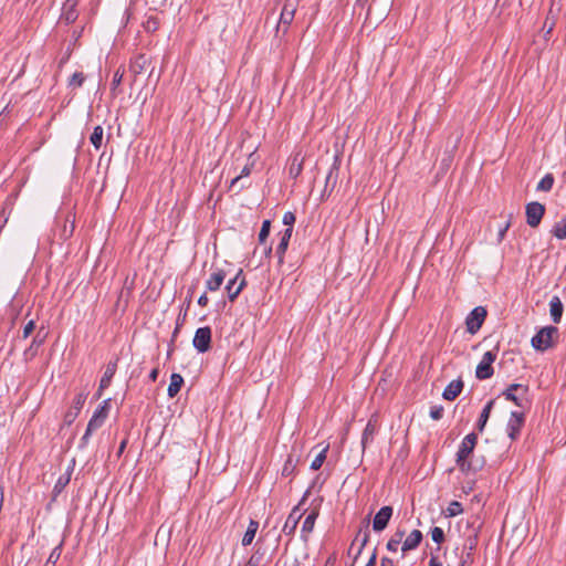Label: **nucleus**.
Wrapping results in <instances>:
<instances>
[{"mask_svg": "<svg viewBox=\"0 0 566 566\" xmlns=\"http://www.w3.org/2000/svg\"><path fill=\"white\" fill-rule=\"evenodd\" d=\"M476 441L478 434L475 432H471L462 439L459 446L455 463L462 473H476L486 464V460L483 455L475 457L473 453Z\"/></svg>", "mask_w": 566, "mask_h": 566, "instance_id": "obj_1", "label": "nucleus"}, {"mask_svg": "<svg viewBox=\"0 0 566 566\" xmlns=\"http://www.w3.org/2000/svg\"><path fill=\"white\" fill-rule=\"evenodd\" d=\"M558 336L556 326L541 328L531 339L532 347L538 352H545L554 346V337Z\"/></svg>", "mask_w": 566, "mask_h": 566, "instance_id": "obj_2", "label": "nucleus"}, {"mask_svg": "<svg viewBox=\"0 0 566 566\" xmlns=\"http://www.w3.org/2000/svg\"><path fill=\"white\" fill-rule=\"evenodd\" d=\"M488 315V311L483 306L474 307L465 318L467 331L474 335L482 327Z\"/></svg>", "mask_w": 566, "mask_h": 566, "instance_id": "obj_3", "label": "nucleus"}, {"mask_svg": "<svg viewBox=\"0 0 566 566\" xmlns=\"http://www.w3.org/2000/svg\"><path fill=\"white\" fill-rule=\"evenodd\" d=\"M338 175H339V158L336 156L334 158V163L331 166V168L327 172V176L325 178V186H324V189H323V191L321 193V198H319L321 201H325L326 199L329 198L334 188L337 185Z\"/></svg>", "mask_w": 566, "mask_h": 566, "instance_id": "obj_4", "label": "nucleus"}, {"mask_svg": "<svg viewBox=\"0 0 566 566\" xmlns=\"http://www.w3.org/2000/svg\"><path fill=\"white\" fill-rule=\"evenodd\" d=\"M496 359V353L488 350L483 354L482 360L479 363L475 369V376L478 379L484 380L493 376L494 369L492 364Z\"/></svg>", "mask_w": 566, "mask_h": 566, "instance_id": "obj_5", "label": "nucleus"}, {"mask_svg": "<svg viewBox=\"0 0 566 566\" xmlns=\"http://www.w3.org/2000/svg\"><path fill=\"white\" fill-rule=\"evenodd\" d=\"M306 495H307V492L304 494L301 502L292 509V511L290 512V514L283 525L282 532L290 538H292L294 536L295 531L298 525V522L303 516V512L301 511L300 506L302 503H304Z\"/></svg>", "mask_w": 566, "mask_h": 566, "instance_id": "obj_6", "label": "nucleus"}, {"mask_svg": "<svg viewBox=\"0 0 566 566\" xmlns=\"http://www.w3.org/2000/svg\"><path fill=\"white\" fill-rule=\"evenodd\" d=\"M525 423V413L524 411L514 410L511 412L507 424L506 432L509 438L512 441H515L521 433V430Z\"/></svg>", "mask_w": 566, "mask_h": 566, "instance_id": "obj_7", "label": "nucleus"}, {"mask_svg": "<svg viewBox=\"0 0 566 566\" xmlns=\"http://www.w3.org/2000/svg\"><path fill=\"white\" fill-rule=\"evenodd\" d=\"M212 332L209 326L199 327L193 336L192 346L199 353H207L211 348Z\"/></svg>", "mask_w": 566, "mask_h": 566, "instance_id": "obj_8", "label": "nucleus"}, {"mask_svg": "<svg viewBox=\"0 0 566 566\" xmlns=\"http://www.w3.org/2000/svg\"><path fill=\"white\" fill-rule=\"evenodd\" d=\"M526 223L531 228H537L545 214V206L537 201L528 202L525 207Z\"/></svg>", "mask_w": 566, "mask_h": 566, "instance_id": "obj_9", "label": "nucleus"}, {"mask_svg": "<svg viewBox=\"0 0 566 566\" xmlns=\"http://www.w3.org/2000/svg\"><path fill=\"white\" fill-rule=\"evenodd\" d=\"M86 398L87 392L84 391L78 392L74 397L71 408L64 415L63 421L66 426H71L75 421L86 401Z\"/></svg>", "mask_w": 566, "mask_h": 566, "instance_id": "obj_10", "label": "nucleus"}, {"mask_svg": "<svg viewBox=\"0 0 566 566\" xmlns=\"http://www.w3.org/2000/svg\"><path fill=\"white\" fill-rule=\"evenodd\" d=\"M245 284L247 282L242 270H240L233 279L229 280L226 285V291L231 302L239 296Z\"/></svg>", "mask_w": 566, "mask_h": 566, "instance_id": "obj_11", "label": "nucleus"}, {"mask_svg": "<svg viewBox=\"0 0 566 566\" xmlns=\"http://www.w3.org/2000/svg\"><path fill=\"white\" fill-rule=\"evenodd\" d=\"M118 360L119 358L116 357L114 360L108 361V364L106 365L105 371L99 380L98 390L96 392L97 398L102 396L104 389L111 386L112 379L117 370Z\"/></svg>", "mask_w": 566, "mask_h": 566, "instance_id": "obj_12", "label": "nucleus"}, {"mask_svg": "<svg viewBox=\"0 0 566 566\" xmlns=\"http://www.w3.org/2000/svg\"><path fill=\"white\" fill-rule=\"evenodd\" d=\"M394 513V509L389 505L382 506L375 515L373 521V530L375 532L384 531Z\"/></svg>", "mask_w": 566, "mask_h": 566, "instance_id": "obj_13", "label": "nucleus"}, {"mask_svg": "<svg viewBox=\"0 0 566 566\" xmlns=\"http://www.w3.org/2000/svg\"><path fill=\"white\" fill-rule=\"evenodd\" d=\"M43 327H41L35 336L33 337L30 346L23 352V358L25 361L32 360L36 355L39 348L44 344L46 338V333L42 334Z\"/></svg>", "mask_w": 566, "mask_h": 566, "instance_id": "obj_14", "label": "nucleus"}, {"mask_svg": "<svg viewBox=\"0 0 566 566\" xmlns=\"http://www.w3.org/2000/svg\"><path fill=\"white\" fill-rule=\"evenodd\" d=\"M318 515H319V511L317 507H315L305 517V520L302 524V528H301V538L303 542H305V543L308 542Z\"/></svg>", "mask_w": 566, "mask_h": 566, "instance_id": "obj_15", "label": "nucleus"}, {"mask_svg": "<svg viewBox=\"0 0 566 566\" xmlns=\"http://www.w3.org/2000/svg\"><path fill=\"white\" fill-rule=\"evenodd\" d=\"M293 233L292 228H286L282 232H280V242L276 245L275 254L277 256L279 265H282L284 262V254L289 248V243Z\"/></svg>", "mask_w": 566, "mask_h": 566, "instance_id": "obj_16", "label": "nucleus"}, {"mask_svg": "<svg viewBox=\"0 0 566 566\" xmlns=\"http://www.w3.org/2000/svg\"><path fill=\"white\" fill-rule=\"evenodd\" d=\"M109 408L111 398H107L97 407L88 421L101 428L108 417Z\"/></svg>", "mask_w": 566, "mask_h": 566, "instance_id": "obj_17", "label": "nucleus"}, {"mask_svg": "<svg viewBox=\"0 0 566 566\" xmlns=\"http://www.w3.org/2000/svg\"><path fill=\"white\" fill-rule=\"evenodd\" d=\"M76 7H77L76 0H66L62 7V13H61V18H60L61 21L65 22V24L73 23L78 17Z\"/></svg>", "mask_w": 566, "mask_h": 566, "instance_id": "obj_18", "label": "nucleus"}, {"mask_svg": "<svg viewBox=\"0 0 566 566\" xmlns=\"http://www.w3.org/2000/svg\"><path fill=\"white\" fill-rule=\"evenodd\" d=\"M227 274L223 269L217 268L211 274L210 277L206 282V287L210 292L218 291L220 286L223 284Z\"/></svg>", "mask_w": 566, "mask_h": 566, "instance_id": "obj_19", "label": "nucleus"}, {"mask_svg": "<svg viewBox=\"0 0 566 566\" xmlns=\"http://www.w3.org/2000/svg\"><path fill=\"white\" fill-rule=\"evenodd\" d=\"M149 63L150 59L146 54H138L132 59L129 63V71L134 74V76H137L146 70Z\"/></svg>", "mask_w": 566, "mask_h": 566, "instance_id": "obj_20", "label": "nucleus"}, {"mask_svg": "<svg viewBox=\"0 0 566 566\" xmlns=\"http://www.w3.org/2000/svg\"><path fill=\"white\" fill-rule=\"evenodd\" d=\"M463 389V381L461 379L452 380L443 390L442 397L446 400H454Z\"/></svg>", "mask_w": 566, "mask_h": 566, "instance_id": "obj_21", "label": "nucleus"}, {"mask_svg": "<svg viewBox=\"0 0 566 566\" xmlns=\"http://www.w3.org/2000/svg\"><path fill=\"white\" fill-rule=\"evenodd\" d=\"M423 538L422 533L419 530H413L402 543V552L416 549Z\"/></svg>", "mask_w": 566, "mask_h": 566, "instance_id": "obj_22", "label": "nucleus"}, {"mask_svg": "<svg viewBox=\"0 0 566 566\" xmlns=\"http://www.w3.org/2000/svg\"><path fill=\"white\" fill-rule=\"evenodd\" d=\"M377 431L376 420L369 419L361 434V449L363 452L366 450L367 444L373 442Z\"/></svg>", "mask_w": 566, "mask_h": 566, "instance_id": "obj_23", "label": "nucleus"}, {"mask_svg": "<svg viewBox=\"0 0 566 566\" xmlns=\"http://www.w3.org/2000/svg\"><path fill=\"white\" fill-rule=\"evenodd\" d=\"M564 305L558 296H553L549 301V313L553 322L558 324L562 319Z\"/></svg>", "mask_w": 566, "mask_h": 566, "instance_id": "obj_24", "label": "nucleus"}, {"mask_svg": "<svg viewBox=\"0 0 566 566\" xmlns=\"http://www.w3.org/2000/svg\"><path fill=\"white\" fill-rule=\"evenodd\" d=\"M303 161H304V158L301 156L300 153L295 154L291 158V164L289 167V176L292 179H296L301 175V172L303 170Z\"/></svg>", "mask_w": 566, "mask_h": 566, "instance_id": "obj_25", "label": "nucleus"}, {"mask_svg": "<svg viewBox=\"0 0 566 566\" xmlns=\"http://www.w3.org/2000/svg\"><path fill=\"white\" fill-rule=\"evenodd\" d=\"M184 385V378L180 374H171L170 376V384L167 389V395L170 398H174L177 396V394L180 391L181 387Z\"/></svg>", "mask_w": 566, "mask_h": 566, "instance_id": "obj_26", "label": "nucleus"}, {"mask_svg": "<svg viewBox=\"0 0 566 566\" xmlns=\"http://www.w3.org/2000/svg\"><path fill=\"white\" fill-rule=\"evenodd\" d=\"M495 403V400L494 399H491L490 401L486 402V405L483 407L481 413H480V417H479V420L476 422V429L482 432L485 428V424L490 418V413L492 411V408Z\"/></svg>", "mask_w": 566, "mask_h": 566, "instance_id": "obj_27", "label": "nucleus"}, {"mask_svg": "<svg viewBox=\"0 0 566 566\" xmlns=\"http://www.w3.org/2000/svg\"><path fill=\"white\" fill-rule=\"evenodd\" d=\"M502 396L506 400L514 402L517 407L526 408L528 406V399H527L526 394H523V392L515 394V392H510V391H503Z\"/></svg>", "mask_w": 566, "mask_h": 566, "instance_id": "obj_28", "label": "nucleus"}, {"mask_svg": "<svg viewBox=\"0 0 566 566\" xmlns=\"http://www.w3.org/2000/svg\"><path fill=\"white\" fill-rule=\"evenodd\" d=\"M294 13H290L289 11L284 12L281 10L280 19L276 24V32L279 33L282 31L283 34H286L291 23L294 20Z\"/></svg>", "mask_w": 566, "mask_h": 566, "instance_id": "obj_29", "label": "nucleus"}, {"mask_svg": "<svg viewBox=\"0 0 566 566\" xmlns=\"http://www.w3.org/2000/svg\"><path fill=\"white\" fill-rule=\"evenodd\" d=\"M258 528H259V522H256L254 520H250L248 528L242 538L243 546H249L253 542L255 534L258 532Z\"/></svg>", "mask_w": 566, "mask_h": 566, "instance_id": "obj_30", "label": "nucleus"}, {"mask_svg": "<svg viewBox=\"0 0 566 566\" xmlns=\"http://www.w3.org/2000/svg\"><path fill=\"white\" fill-rule=\"evenodd\" d=\"M71 480V473L67 472L65 474H62L56 480L54 486H53V499H55L59 494L62 493V491L65 489V486L70 483Z\"/></svg>", "mask_w": 566, "mask_h": 566, "instance_id": "obj_31", "label": "nucleus"}, {"mask_svg": "<svg viewBox=\"0 0 566 566\" xmlns=\"http://www.w3.org/2000/svg\"><path fill=\"white\" fill-rule=\"evenodd\" d=\"M160 27V21L156 15H148L146 20L143 22V29L147 33L156 32Z\"/></svg>", "mask_w": 566, "mask_h": 566, "instance_id": "obj_32", "label": "nucleus"}, {"mask_svg": "<svg viewBox=\"0 0 566 566\" xmlns=\"http://www.w3.org/2000/svg\"><path fill=\"white\" fill-rule=\"evenodd\" d=\"M554 176L552 174H546L537 184V191H551L554 186Z\"/></svg>", "mask_w": 566, "mask_h": 566, "instance_id": "obj_33", "label": "nucleus"}, {"mask_svg": "<svg viewBox=\"0 0 566 566\" xmlns=\"http://www.w3.org/2000/svg\"><path fill=\"white\" fill-rule=\"evenodd\" d=\"M103 133L104 130L101 125L94 127L93 133L90 137V142L92 143L95 149H99L102 147Z\"/></svg>", "mask_w": 566, "mask_h": 566, "instance_id": "obj_34", "label": "nucleus"}, {"mask_svg": "<svg viewBox=\"0 0 566 566\" xmlns=\"http://www.w3.org/2000/svg\"><path fill=\"white\" fill-rule=\"evenodd\" d=\"M124 74H125L124 69L122 66H119L113 75V80L111 83V92L114 96H116L118 94L117 87L120 85Z\"/></svg>", "mask_w": 566, "mask_h": 566, "instance_id": "obj_35", "label": "nucleus"}, {"mask_svg": "<svg viewBox=\"0 0 566 566\" xmlns=\"http://www.w3.org/2000/svg\"><path fill=\"white\" fill-rule=\"evenodd\" d=\"M552 234L559 240L566 239V217L555 223Z\"/></svg>", "mask_w": 566, "mask_h": 566, "instance_id": "obj_36", "label": "nucleus"}, {"mask_svg": "<svg viewBox=\"0 0 566 566\" xmlns=\"http://www.w3.org/2000/svg\"><path fill=\"white\" fill-rule=\"evenodd\" d=\"M355 541L360 543L358 552H357V555H359L369 541L368 525H366L365 530L358 531V533L356 534Z\"/></svg>", "mask_w": 566, "mask_h": 566, "instance_id": "obj_37", "label": "nucleus"}, {"mask_svg": "<svg viewBox=\"0 0 566 566\" xmlns=\"http://www.w3.org/2000/svg\"><path fill=\"white\" fill-rule=\"evenodd\" d=\"M62 545H63V544H62V543H60L57 546H55V547L51 551V553H50V555H49V557H48V559H46V562H45L44 566H55V564L57 563V560H59V559H60V557H61V553H62Z\"/></svg>", "mask_w": 566, "mask_h": 566, "instance_id": "obj_38", "label": "nucleus"}, {"mask_svg": "<svg viewBox=\"0 0 566 566\" xmlns=\"http://www.w3.org/2000/svg\"><path fill=\"white\" fill-rule=\"evenodd\" d=\"M328 451V446H326L324 449L321 450V452L315 457V459L311 463V469L316 471L322 468L325 459L326 453Z\"/></svg>", "mask_w": 566, "mask_h": 566, "instance_id": "obj_39", "label": "nucleus"}, {"mask_svg": "<svg viewBox=\"0 0 566 566\" xmlns=\"http://www.w3.org/2000/svg\"><path fill=\"white\" fill-rule=\"evenodd\" d=\"M97 429H99L97 426L88 421L86 430L83 437L81 438L80 448H85L88 444L92 433Z\"/></svg>", "mask_w": 566, "mask_h": 566, "instance_id": "obj_40", "label": "nucleus"}, {"mask_svg": "<svg viewBox=\"0 0 566 566\" xmlns=\"http://www.w3.org/2000/svg\"><path fill=\"white\" fill-rule=\"evenodd\" d=\"M463 512L462 504L458 501H452L447 507V516L453 517Z\"/></svg>", "mask_w": 566, "mask_h": 566, "instance_id": "obj_41", "label": "nucleus"}, {"mask_svg": "<svg viewBox=\"0 0 566 566\" xmlns=\"http://www.w3.org/2000/svg\"><path fill=\"white\" fill-rule=\"evenodd\" d=\"M270 230H271V221L270 220H264L262 222V227H261V230L259 232V242L260 243H264L265 240L268 239L269 234H270Z\"/></svg>", "mask_w": 566, "mask_h": 566, "instance_id": "obj_42", "label": "nucleus"}, {"mask_svg": "<svg viewBox=\"0 0 566 566\" xmlns=\"http://www.w3.org/2000/svg\"><path fill=\"white\" fill-rule=\"evenodd\" d=\"M431 538L434 543L440 545L444 541V532L441 527L434 526L430 531Z\"/></svg>", "mask_w": 566, "mask_h": 566, "instance_id": "obj_43", "label": "nucleus"}, {"mask_svg": "<svg viewBox=\"0 0 566 566\" xmlns=\"http://www.w3.org/2000/svg\"><path fill=\"white\" fill-rule=\"evenodd\" d=\"M84 81L85 75L82 72H75L69 81V86L81 87Z\"/></svg>", "mask_w": 566, "mask_h": 566, "instance_id": "obj_44", "label": "nucleus"}, {"mask_svg": "<svg viewBox=\"0 0 566 566\" xmlns=\"http://www.w3.org/2000/svg\"><path fill=\"white\" fill-rule=\"evenodd\" d=\"M504 391L515 392V394H526L528 395L530 388L527 385L523 384H511Z\"/></svg>", "mask_w": 566, "mask_h": 566, "instance_id": "obj_45", "label": "nucleus"}, {"mask_svg": "<svg viewBox=\"0 0 566 566\" xmlns=\"http://www.w3.org/2000/svg\"><path fill=\"white\" fill-rule=\"evenodd\" d=\"M294 469H295V464H294V462H293V458L290 455V457L286 459V461H285V463H284V465H283V469H282V475H283V476H289V475H291V474L293 473Z\"/></svg>", "mask_w": 566, "mask_h": 566, "instance_id": "obj_46", "label": "nucleus"}, {"mask_svg": "<svg viewBox=\"0 0 566 566\" xmlns=\"http://www.w3.org/2000/svg\"><path fill=\"white\" fill-rule=\"evenodd\" d=\"M444 409L441 405H436L430 408L431 419L438 421L443 417Z\"/></svg>", "mask_w": 566, "mask_h": 566, "instance_id": "obj_47", "label": "nucleus"}, {"mask_svg": "<svg viewBox=\"0 0 566 566\" xmlns=\"http://www.w3.org/2000/svg\"><path fill=\"white\" fill-rule=\"evenodd\" d=\"M250 174H251V168L249 166H244L243 169L241 170V174L231 180L230 188H234L239 184L241 178L248 177Z\"/></svg>", "mask_w": 566, "mask_h": 566, "instance_id": "obj_48", "label": "nucleus"}, {"mask_svg": "<svg viewBox=\"0 0 566 566\" xmlns=\"http://www.w3.org/2000/svg\"><path fill=\"white\" fill-rule=\"evenodd\" d=\"M35 329V321L30 319L23 327L22 338L27 339Z\"/></svg>", "mask_w": 566, "mask_h": 566, "instance_id": "obj_49", "label": "nucleus"}, {"mask_svg": "<svg viewBox=\"0 0 566 566\" xmlns=\"http://www.w3.org/2000/svg\"><path fill=\"white\" fill-rule=\"evenodd\" d=\"M297 6H298V0H285L282 11H284V12L289 11L290 13L295 14Z\"/></svg>", "mask_w": 566, "mask_h": 566, "instance_id": "obj_50", "label": "nucleus"}, {"mask_svg": "<svg viewBox=\"0 0 566 566\" xmlns=\"http://www.w3.org/2000/svg\"><path fill=\"white\" fill-rule=\"evenodd\" d=\"M296 217L292 211H286L283 216V224L287 226V228L293 229V224L295 223Z\"/></svg>", "mask_w": 566, "mask_h": 566, "instance_id": "obj_51", "label": "nucleus"}, {"mask_svg": "<svg viewBox=\"0 0 566 566\" xmlns=\"http://www.w3.org/2000/svg\"><path fill=\"white\" fill-rule=\"evenodd\" d=\"M472 546L469 548L468 552H463L461 554L460 563L458 566H467L468 564L472 563Z\"/></svg>", "mask_w": 566, "mask_h": 566, "instance_id": "obj_52", "label": "nucleus"}, {"mask_svg": "<svg viewBox=\"0 0 566 566\" xmlns=\"http://www.w3.org/2000/svg\"><path fill=\"white\" fill-rule=\"evenodd\" d=\"M511 217H512V214L510 216V219L499 229V232H497V241L499 242L503 241L507 230L511 227Z\"/></svg>", "mask_w": 566, "mask_h": 566, "instance_id": "obj_53", "label": "nucleus"}, {"mask_svg": "<svg viewBox=\"0 0 566 566\" xmlns=\"http://www.w3.org/2000/svg\"><path fill=\"white\" fill-rule=\"evenodd\" d=\"M400 544V538H390L387 543V549L390 552H397Z\"/></svg>", "mask_w": 566, "mask_h": 566, "instance_id": "obj_54", "label": "nucleus"}, {"mask_svg": "<svg viewBox=\"0 0 566 566\" xmlns=\"http://www.w3.org/2000/svg\"><path fill=\"white\" fill-rule=\"evenodd\" d=\"M260 559V557L252 555L244 566H259Z\"/></svg>", "mask_w": 566, "mask_h": 566, "instance_id": "obj_55", "label": "nucleus"}, {"mask_svg": "<svg viewBox=\"0 0 566 566\" xmlns=\"http://www.w3.org/2000/svg\"><path fill=\"white\" fill-rule=\"evenodd\" d=\"M380 566H395V563L391 558L387 557V556H384L381 559H380Z\"/></svg>", "mask_w": 566, "mask_h": 566, "instance_id": "obj_56", "label": "nucleus"}, {"mask_svg": "<svg viewBox=\"0 0 566 566\" xmlns=\"http://www.w3.org/2000/svg\"><path fill=\"white\" fill-rule=\"evenodd\" d=\"M376 559H377V551L376 548L374 549L369 560L367 562V564L365 566H375L376 565Z\"/></svg>", "mask_w": 566, "mask_h": 566, "instance_id": "obj_57", "label": "nucleus"}, {"mask_svg": "<svg viewBox=\"0 0 566 566\" xmlns=\"http://www.w3.org/2000/svg\"><path fill=\"white\" fill-rule=\"evenodd\" d=\"M208 302H209V300H208V296H207V294H206V293L201 294V295L199 296V298H198V304H199L200 306H207V305H208Z\"/></svg>", "mask_w": 566, "mask_h": 566, "instance_id": "obj_58", "label": "nucleus"}, {"mask_svg": "<svg viewBox=\"0 0 566 566\" xmlns=\"http://www.w3.org/2000/svg\"><path fill=\"white\" fill-rule=\"evenodd\" d=\"M158 375H159V369L156 367V368H154V369L149 373L148 378H149V380H150V381H156V380H157V378H158Z\"/></svg>", "mask_w": 566, "mask_h": 566, "instance_id": "obj_59", "label": "nucleus"}, {"mask_svg": "<svg viewBox=\"0 0 566 566\" xmlns=\"http://www.w3.org/2000/svg\"><path fill=\"white\" fill-rule=\"evenodd\" d=\"M428 566H442V563L439 562L438 557L431 556Z\"/></svg>", "mask_w": 566, "mask_h": 566, "instance_id": "obj_60", "label": "nucleus"}, {"mask_svg": "<svg viewBox=\"0 0 566 566\" xmlns=\"http://www.w3.org/2000/svg\"><path fill=\"white\" fill-rule=\"evenodd\" d=\"M179 328H180V327H179V319H177V322H176V327H175V331H174V333H172V340H174V339H175V337L178 335V333H179Z\"/></svg>", "mask_w": 566, "mask_h": 566, "instance_id": "obj_61", "label": "nucleus"}, {"mask_svg": "<svg viewBox=\"0 0 566 566\" xmlns=\"http://www.w3.org/2000/svg\"><path fill=\"white\" fill-rule=\"evenodd\" d=\"M402 536H403V532L402 531H397L392 538H400L401 539Z\"/></svg>", "mask_w": 566, "mask_h": 566, "instance_id": "obj_62", "label": "nucleus"}, {"mask_svg": "<svg viewBox=\"0 0 566 566\" xmlns=\"http://www.w3.org/2000/svg\"><path fill=\"white\" fill-rule=\"evenodd\" d=\"M402 536H403V532L402 531H397L392 538H400L401 539Z\"/></svg>", "mask_w": 566, "mask_h": 566, "instance_id": "obj_63", "label": "nucleus"}, {"mask_svg": "<svg viewBox=\"0 0 566 566\" xmlns=\"http://www.w3.org/2000/svg\"><path fill=\"white\" fill-rule=\"evenodd\" d=\"M271 252H272V247H268V248L264 249V254L266 256H269L271 254Z\"/></svg>", "mask_w": 566, "mask_h": 566, "instance_id": "obj_64", "label": "nucleus"}]
</instances>
